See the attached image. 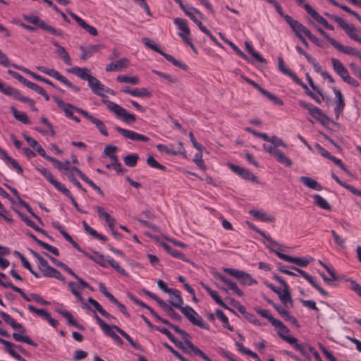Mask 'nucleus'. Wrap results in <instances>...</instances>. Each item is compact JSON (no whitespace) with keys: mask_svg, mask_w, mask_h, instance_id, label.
<instances>
[{"mask_svg":"<svg viewBox=\"0 0 361 361\" xmlns=\"http://www.w3.org/2000/svg\"><path fill=\"white\" fill-rule=\"evenodd\" d=\"M49 161L53 163L54 166L60 171H66V172L69 171V161H66L65 163H63L54 157L49 158Z\"/></svg>","mask_w":361,"mask_h":361,"instance_id":"52","label":"nucleus"},{"mask_svg":"<svg viewBox=\"0 0 361 361\" xmlns=\"http://www.w3.org/2000/svg\"><path fill=\"white\" fill-rule=\"evenodd\" d=\"M53 99L56 103L58 107L65 113L66 116L68 118L72 117L74 111L80 114V111H84L83 109L76 107L71 104L64 102L61 99L57 97H53Z\"/></svg>","mask_w":361,"mask_h":361,"instance_id":"14","label":"nucleus"},{"mask_svg":"<svg viewBox=\"0 0 361 361\" xmlns=\"http://www.w3.org/2000/svg\"><path fill=\"white\" fill-rule=\"evenodd\" d=\"M220 36L221 37L222 39L226 42L228 44L230 45V47L233 49V50L238 55L240 56V57H242L243 59H247V55L245 54H244L234 43H233L232 42L228 40V39H226L221 33H219Z\"/></svg>","mask_w":361,"mask_h":361,"instance_id":"61","label":"nucleus"},{"mask_svg":"<svg viewBox=\"0 0 361 361\" xmlns=\"http://www.w3.org/2000/svg\"><path fill=\"white\" fill-rule=\"evenodd\" d=\"M37 170L52 185L54 188L61 192L65 188V185L61 183L57 180H56L52 173L45 168H37Z\"/></svg>","mask_w":361,"mask_h":361,"instance_id":"19","label":"nucleus"},{"mask_svg":"<svg viewBox=\"0 0 361 361\" xmlns=\"http://www.w3.org/2000/svg\"><path fill=\"white\" fill-rule=\"evenodd\" d=\"M88 86L94 94L102 97H106L105 86L97 78L92 76L88 81Z\"/></svg>","mask_w":361,"mask_h":361,"instance_id":"21","label":"nucleus"},{"mask_svg":"<svg viewBox=\"0 0 361 361\" xmlns=\"http://www.w3.org/2000/svg\"><path fill=\"white\" fill-rule=\"evenodd\" d=\"M312 261H313L312 257H293L290 256L288 262L300 267H306Z\"/></svg>","mask_w":361,"mask_h":361,"instance_id":"46","label":"nucleus"},{"mask_svg":"<svg viewBox=\"0 0 361 361\" xmlns=\"http://www.w3.org/2000/svg\"><path fill=\"white\" fill-rule=\"evenodd\" d=\"M276 153L277 154L275 155L274 157L279 162L286 166H291V165L293 164L291 159L286 157L282 151L279 150Z\"/></svg>","mask_w":361,"mask_h":361,"instance_id":"55","label":"nucleus"},{"mask_svg":"<svg viewBox=\"0 0 361 361\" xmlns=\"http://www.w3.org/2000/svg\"><path fill=\"white\" fill-rule=\"evenodd\" d=\"M53 45L56 48V52L61 59L66 65H71V59L69 54L66 51L64 47H61L57 42H52Z\"/></svg>","mask_w":361,"mask_h":361,"instance_id":"37","label":"nucleus"},{"mask_svg":"<svg viewBox=\"0 0 361 361\" xmlns=\"http://www.w3.org/2000/svg\"><path fill=\"white\" fill-rule=\"evenodd\" d=\"M139 157L137 154H130L126 156L123 159L124 163L129 167H135L137 164Z\"/></svg>","mask_w":361,"mask_h":361,"instance_id":"56","label":"nucleus"},{"mask_svg":"<svg viewBox=\"0 0 361 361\" xmlns=\"http://www.w3.org/2000/svg\"><path fill=\"white\" fill-rule=\"evenodd\" d=\"M214 274L216 279H219L221 281L225 283L228 286V288L233 290L238 296H242L243 295V292L240 288H238L237 284L231 280L228 279L221 272H214Z\"/></svg>","mask_w":361,"mask_h":361,"instance_id":"25","label":"nucleus"},{"mask_svg":"<svg viewBox=\"0 0 361 361\" xmlns=\"http://www.w3.org/2000/svg\"><path fill=\"white\" fill-rule=\"evenodd\" d=\"M158 287L162 290L164 293H169L171 296V299L176 300L181 295V293L176 289L169 288L167 284L162 280L159 279L157 281Z\"/></svg>","mask_w":361,"mask_h":361,"instance_id":"32","label":"nucleus"},{"mask_svg":"<svg viewBox=\"0 0 361 361\" xmlns=\"http://www.w3.org/2000/svg\"><path fill=\"white\" fill-rule=\"evenodd\" d=\"M331 20L337 23L350 39L361 44V37L355 32L356 27L353 25L348 24L341 17H331Z\"/></svg>","mask_w":361,"mask_h":361,"instance_id":"8","label":"nucleus"},{"mask_svg":"<svg viewBox=\"0 0 361 361\" xmlns=\"http://www.w3.org/2000/svg\"><path fill=\"white\" fill-rule=\"evenodd\" d=\"M304 9L310 16H312L314 20L322 25L325 28L329 30H334V26L329 24L327 20L322 16H320L314 9H313L310 5L304 4Z\"/></svg>","mask_w":361,"mask_h":361,"instance_id":"16","label":"nucleus"},{"mask_svg":"<svg viewBox=\"0 0 361 361\" xmlns=\"http://www.w3.org/2000/svg\"><path fill=\"white\" fill-rule=\"evenodd\" d=\"M284 19L298 38L302 37L303 35L307 36V32L310 31L302 23L293 19L290 16H284Z\"/></svg>","mask_w":361,"mask_h":361,"instance_id":"12","label":"nucleus"},{"mask_svg":"<svg viewBox=\"0 0 361 361\" xmlns=\"http://www.w3.org/2000/svg\"><path fill=\"white\" fill-rule=\"evenodd\" d=\"M180 335L184 341L185 345L188 346V348L190 350L191 352H192L195 355L200 356L206 361H212L203 351H202L189 340L190 336L188 333L183 330Z\"/></svg>","mask_w":361,"mask_h":361,"instance_id":"13","label":"nucleus"},{"mask_svg":"<svg viewBox=\"0 0 361 361\" xmlns=\"http://www.w3.org/2000/svg\"><path fill=\"white\" fill-rule=\"evenodd\" d=\"M230 275L235 277L241 284L251 286L257 283V281L253 279L247 272H228Z\"/></svg>","mask_w":361,"mask_h":361,"instance_id":"24","label":"nucleus"},{"mask_svg":"<svg viewBox=\"0 0 361 361\" xmlns=\"http://www.w3.org/2000/svg\"><path fill=\"white\" fill-rule=\"evenodd\" d=\"M23 17L27 22L37 25L43 30L47 31L56 36H62V32L61 30H56L51 25H47L44 20L36 16L24 14Z\"/></svg>","mask_w":361,"mask_h":361,"instance_id":"6","label":"nucleus"},{"mask_svg":"<svg viewBox=\"0 0 361 361\" xmlns=\"http://www.w3.org/2000/svg\"><path fill=\"white\" fill-rule=\"evenodd\" d=\"M94 318L98 324L100 326L102 331L109 337H111L116 343L119 345H123V340L112 330L113 325L110 326L104 322L94 312Z\"/></svg>","mask_w":361,"mask_h":361,"instance_id":"10","label":"nucleus"},{"mask_svg":"<svg viewBox=\"0 0 361 361\" xmlns=\"http://www.w3.org/2000/svg\"><path fill=\"white\" fill-rule=\"evenodd\" d=\"M0 343L4 345V350L8 353L13 358L16 359L18 361H26L21 355L16 352L14 350V346L16 344L6 341L0 337Z\"/></svg>","mask_w":361,"mask_h":361,"instance_id":"27","label":"nucleus"},{"mask_svg":"<svg viewBox=\"0 0 361 361\" xmlns=\"http://www.w3.org/2000/svg\"><path fill=\"white\" fill-rule=\"evenodd\" d=\"M116 80L121 83H128L132 85H137L139 82V79L137 76H128V75H118L116 78Z\"/></svg>","mask_w":361,"mask_h":361,"instance_id":"49","label":"nucleus"},{"mask_svg":"<svg viewBox=\"0 0 361 361\" xmlns=\"http://www.w3.org/2000/svg\"><path fill=\"white\" fill-rule=\"evenodd\" d=\"M147 164L152 168L158 169L162 171H166V167L164 165L159 164L157 161L155 160V159L149 156L147 158Z\"/></svg>","mask_w":361,"mask_h":361,"instance_id":"60","label":"nucleus"},{"mask_svg":"<svg viewBox=\"0 0 361 361\" xmlns=\"http://www.w3.org/2000/svg\"><path fill=\"white\" fill-rule=\"evenodd\" d=\"M61 192L65 195L67 197H68L73 205L74 206V207L79 212H81V213H86L85 212H84L83 210H82L78 204L76 202L75 198L73 197V196L72 195L71 192L69 191L68 189H67L66 188H65Z\"/></svg>","mask_w":361,"mask_h":361,"instance_id":"62","label":"nucleus"},{"mask_svg":"<svg viewBox=\"0 0 361 361\" xmlns=\"http://www.w3.org/2000/svg\"><path fill=\"white\" fill-rule=\"evenodd\" d=\"M10 109L11 112L13 113L14 118L17 121L23 123V124L30 123V121L25 112L18 111L17 109L13 106H11Z\"/></svg>","mask_w":361,"mask_h":361,"instance_id":"41","label":"nucleus"},{"mask_svg":"<svg viewBox=\"0 0 361 361\" xmlns=\"http://www.w3.org/2000/svg\"><path fill=\"white\" fill-rule=\"evenodd\" d=\"M314 204L317 207L325 209V210H331V206L328 203V202L320 195L315 194L313 196Z\"/></svg>","mask_w":361,"mask_h":361,"instance_id":"45","label":"nucleus"},{"mask_svg":"<svg viewBox=\"0 0 361 361\" xmlns=\"http://www.w3.org/2000/svg\"><path fill=\"white\" fill-rule=\"evenodd\" d=\"M247 225L253 231H255V232H257V233H259V235H261L263 238H264L268 242H269L273 246H276V247H280L281 245L277 243L276 242L275 240H273V238L269 235H267L266 234L265 232L262 231V230H260L259 228H257V226H255L254 224H252V223L247 221Z\"/></svg>","mask_w":361,"mask_h":361,"instance_id":"42","label":"nucleus"},{"mask_svg":"<svg viewBox=\"0 0 361 361\" xmlns=\"http://www.w3.org/2000/svg\"><path fill=\"white\" fill-rule=\"evenodd\" d=\"M99 45H91L87 47L80 46V49L82 51L80 59L86 60L91 57L94 53L99 51Z\"/></svg>","mask_w":361,"mask_h":361,"instance_id":"38","label":"nucleus"},{"mask_svg":"<svg viewBox=\"0 0 361 361\" xmlns=\"http://www.w3.org/2000/svg\"><path fill=\"white\" fill-rule=\"evenodd\" d=\"M246 81L252 85L255 88H256L259 92H261L264 96L267 97L269 99L274 102L276 104L282 106L283 104V101L277 97L275 94L268 92L265 89L262 88L259 84L256 83L253 80L247 78Z\"/></svg>","mask_w":361,"mask_h":361,"instance_id":"17","label":"nucleus"},{"mask_svg":"<svg viewBox=\"0 0 361 361\" xmlns=\"http://www.w3.org/2000/svg\"><path fill=\"white\" fill-rule=\"evenodd\" d=\"M334 92L336 98V105L334 107V112L336 116V118H338L340 114L343 111L345 107V101L343 96L341 92L337 88H334Z\"/></svg>","mask_w":361,"mask_h":361,"instance_id":"30","label":"nucleus"},{"mask_svg":"<svg viewBox=\"0 0 361 361\" xmlns=\"http://www.w3.org/2000/svg\"><path fill=\"white\" fill-rule=\"evenodd\" d=\"M250 214L255 219L264 222H273L275 218L272 216L267 215L265 212L259 210H250Z\"/></svg>","mask_w":361,"mask_h":361,"instance_id":"40","label":"nucleus"},{"mask_svg":"<svg viewBox=\"0 0 361 361\" xmlns=\"http://www.w3.org/2000/svg\"><path fill=\"white\" fill-rule=\"evenodd\" d=\"M227 165L231 170H232L235 173H236L243 179L250 180L255 183H259L258 178L248 169L240 167L238 165H235L230 162H228Z\"/></svg>","mask_w":361,"mask_h":361,"instance_id":"9","label":"nucleus"},{"mask_svg":"<svg viewBox=\"0 0 361 361\" xmlns=\"http://www.w3.org/2000/svg\"><path fill=\"white\" fill-rule=\"evenodd\" d=\"M323 280L327 285H336V283L341 280V277L336 272H319Z\"/></svg>","mask_w":361,"mask_h":361,"instance_id":"36","label":"nucleus"},{"mask_svg":"<svg viewBox=\"0 0 361 361\" xmlns=\"http://www.w3.org/2000/svg\"><path fill=\"white\" fill-rule=\"evenodd\" d=\"M15 212L18 214V215L20 217L21 220L27 226L32 228L36 231L39 232V233L45 235L47 238H49V239L52 240V237L49 236L44 230L40 228L38 226H37L35 224V223L33 222L31 219H30L27 215H25V214H23V213L20 212V211L16 210V209H15Z\"/></svg>","mask_w":361,"mask_h":361,"instance_id":"28","label":"nucleus"},{"mask_svg":"<svg viewBox=\"0 0 361 361\" xmlns=\"http://www.w3.org/2000/svg\"><path fill=\"white\" fill-rule=\"evenodd\" d=\"M61 314L67 319L68 324L72 325L79 330H85L83 325L78 323V322L73 318V315L68 312H61Z\"/></svg>","mask_w":361,"mask_h":361,"instance_id":"47","label":"nucleus"},{"mask_svg":"<svg viewBox=\"0 0 361 361\" xmlns=\"http://www.w3.org/2000/svg\"><path fill=\"white\" fill-rule=\"evenodd\" d=\"M113 328L119 334H121L125 339L128 341V342L130 343V345H132L135 349L136 350H140L141 347L140 345L135 343L132 338L123 329H121L120 327H118L116 325H113Z\"/></svg>","mask_w":361,"mask_h":361,"instance_id":"44","label":"nucleus"},{"mask_svg":"<svg viewBox=\"0 0 361 361\" xmlns=\"http://www.w3.org/2000/svg\"><path fill=\"white\" fill-rule=\"evenodd\" d=\"M271 324L277 329L278 335L281 339L286 341L289 344L295 343V338L291 336H287L289 333V329L283 324L280 320L275 319H273Z\"/></svg>","mask_w":361,"mask_h":361,"instance_id":"11","label":"nucleus"},{"mask_svg":"<svg viewBox=\"0 0 361 361\" xmlns=\"http://www.w3.org/2000/svg\"><path fill=\"white\" fill-rule=\"evenodd\" d=\"M178 146H179V148H178V151H175L173 149H169L166 145H163V144H159L157 146V148L158 149L159 151L164 152L167 154H170V155H178V154H180V155L185 156L186 155V151L185 150V149L183 147V142H178Z\"/></svg>","mask_w":361,"mask_h":361,"instance_id":"31","label":"nucleus"},{"mask_svg":"<svg viewBox=\"0 0 361 361\" xmlns=\"http://www.w3.org/2000/svg\"><path fill=\"white\" fill-rule=\"evenodd\" d=\"M235 345H236L238 350L241 353L250 355L251 357L256 359L257 360H259V357L257 353L252 352L251 350H250L248 348H246L245 347H244V345L242 343H240L239 342H236Z\"/></svg>","mask_w":361,"mask_h":361,"instance_id":"54","label":"nucleus"},{"mask_svg":"<svg viewBox=\"0 0 361 361\" xmlns=\"http://www.w3.org/2000/svg\"><path fill=\"white\" fill-rule=\"evenodd\" d=\"M247 51L255 59L256 61L260 63H266V60L257 51H255L252 46L247 42L245 43Z\"/></svg>","mask_w":361,"mask_h":361,"instance_id":"53","label":"nucleus"},{"mask_svg":"<svg viewBox=\"0 0 361 361\" xmlns=\"http://www.w3.org/2000/svg\"><path fill=\"white\" fill-rule=\"evenodd\" d=\"M169 303L175 308L180 310V312L185 315V317L193 325L197 326L198 327L203 329H209V325L203 321L202 318L195 312L193 308L189 305H186L185 307L182 306L184 302L181 295L179 296V298L175 300V301L171 299L169 300Z\"/></svg>","mask_w":361,"mask_h":361,"instance_id":"1","label":"nucleus"},{"mask_svg":"<svg viewBox=\"0 0 361 361\" xmlns=\"http://www.w3.org/2000/svg\"><path fill=\"white\" fill-rule=\"evenodd\" d=\"M331 61L333 69L337 74L345 68L344 65L336 58H331Z\"/></svg>","mask_w":361,"mask_h":361,"instance_id":"64","label":"nucleus"},{"mask_svg":"<svg viewBox=\"0 0 361 361\" xmlns=\"http://www.w3.org/2000/svg\"><path fill=\"white\" fill-rule=\"evenodd\" d=\"M216 315L219 319L225 328L228 329L229 331H233L234 330L233 327L229 324L228 319L225 315L224 312L221 310H216Z\"/></svg>","mask_w":361,"mask_h":361,"instance_id":"50","label":"nucleus"},{"mask_svg":"<svg viewBox=\"0 0 361 361\" xmlns=\"http://www.w3.org/2000/svg\"><path fill=\"white\" fill-rule=\"evenodd\" d=\"M90 258L97 262V264H100L102 267L106 268V259L104 258V257L102 255H99L98 253L95 252L94 255L90 256Z\"/></svg>","mask_w":361,"mask_h":361,"instance_id":"63","label":"nucleus"},{"mask_svg":"<svg viewBox=\"0 0 361 361\" xmlns=\"http://www.w3.org/2000/svg\"><path fill=\"white\" fill-rule=\"evenodd\" d=\"M108 109L115 114L117 118L122 119L123 121L127 123H132L135 121L136 118L135 115L128 113L124 108L118 104L109 100L104 101Z\"/></svg>","mask_w":361,"mask_h":361,"instance_id":"3","label":"nucleus"},{"mask_svg":"<svg viewBox=\"0 0 361 361\" xmlns=\"http://www.w3.org/2000/svg\"><path fill=\"white\" fill-rule=\"evenodd\" d=\"M67 13L76 21V23L84 30L89 32L90 35L92 36H97L98 35V32L95 27L92 25L87 24L84 20L80 18L78 16L75 14L70 10L67 11Z\"/></svg>","mask_w":361,"mask_h":361,"instance_id":"22","label":"nucleus"},{"mask_svg":"<svg viewBox=\"0 0 361 361\" xmlns=\"http://www.w3.org/2000/svg\"><path fill=\"white\" fill-rule=\"evenodd\" d=\"M128 66V59L122 58L116 61H112L105 67L106 72H119L123 68H126Z\"/></svg>","mask_w":361,"mask_h":361,"instance_id":"23","label":"nucleus"},{"mask_svg":"<svg viewBox=\"0 0 361 361\" xmlns=\"http://www.w3.org/2000/svg\"><path fill=\"white\" fill-rule=\"evenodd\" d=\"M290 345H293L295 350L299 351L305 357L307 358L310 360L311 357L310 355V353H312L314 355V352H317V350L308 343H298V339L295 338V343H290Z\"/></svg>","mask_w":361,"mask_h":361,"instance_id":"18","label":"nucleus"},{"mask_svg":"<svg viewBox=\"0 0 361 361\" xmlns=\"http://www.w3.org/2000/svg\"><path fill=\"white\" fill-rule=\"evenodd\" d=\"M279 297L281 302L286 306L287 303L289 302L293 307V301L291 298L290 293L289 291V287L286 286L285 288L283 289V292L281 290L279 291V293L277 294Z\"/></svg>","mask_w":361,"mask_h":361,"instance_id":"43","label":"nucleus"},{"mask_svg":"<svg viewBox=\"0 0 361 361\" xmlns=\"http://www.w3.org/2000/svg\"><path fill=\"white\" fill-rule=\"evenodd\" d=\"M142 292L146 295L154 300L172 319L177 322H181L182 317L173 309V306L171 305H169L161 298L157 296L154 293L150 292L147 289H142Z\"/></svg>","mask_w":361,"mask_h":361,"instance_id":"4","label":"nucleus"},{"mask_svg":"<svg viewBox=\"0 0 361 361\" xmlns=\"http://www.w3.org/2000/svg\"><path fill=\"white\" fill-rule=\"evenodd\" d=\"M68 72L79 77L82 80H86L87 82L92 77L90 74V71L87 68L75 66L68 69Z\"/></svg>","mask_w":361,"mask_h":361,"instance_id":"29","label":"nucleus"},{"mask_svg":"<svg viewBox=\"0 0 361 361\" xmlns=\"http://www.w3.org/2000/svg\"><path fill=\"white\" fill-rule=\"evenodd\" d=\"M3 94L11 96L13 97L15 99L20 101L24 103H28L30 109L34 111H37L38 109L35 105V101L32 99L24 97L19 90L16 88L11 86H6V87L3 90Z\"/></svg>","mask_w":361,"mask_h":361,"instance_id":"7","label":"nucleus"},{"mask_svg":"<svg viewBox=\"0 0 361 361\" xmlns=\"http://www.w3.org/2000/svg\"><path fill=\"white\" fill-rule=\"evenodd\" d=\"M115 130L122 135L124 137L135 141L148 142L149 138L144 135L139 134L135 131L122 128L119 126H116Z\"/></svg>","mask_w":361,"mask_h":361,"instance_id":"15","label":"nucleus"},{"mask_svg":"<svg viewBox=\"0 0 361 361\" xmlns=\"http://www.w3.org/2000/svg\"><path fill=\"white\" fill-rule=\"evenodd\" d=\"M202 288L209 294L212 298L223 308H228V305L223 301L217 292L213 290L209 286L203 282L200 283Z\"/></svg>","mask_w":361,"mask_h":361,"instance_id":"33","label":"nucleus"},{"mask_svg":"<svg viewBox=\"0 0 361 361\" xmlns=\"http://www.w3.org/2000/svg\"><path fill=\"white\" fill-rule=\"evenodd\" d=\"M334 47L341 53L349 56H356L361 61V51L357 50L356 48H353L350 46H344L338 42Z\"/></svg>","mask_w":361,"mask_h":361,"instance_id":"26","label":"nucleus"},{"mask_svg":"<svg viewBox=\"0 0 361 361\" xmlns=\"http://www.w3.org/2000/svg\"><path fill=\"white\" fill-rule=\"evenodd\" d=\"M81 115L95 125L98 130L104 136H108L109 133L104 123L99 119L94 118L86 111H80Z\"/></svg>","mask_w":361,"mask_h":361,"instance_id":"20","label":"nucleus"},{"mask_svg":"<svg viewBox=\"0 0 361 361\" xmlns=\"http://www.w3.org/2000/svg\"><path fill=\"white\" fill-rule=\"evenodd\" d=\"M97 209L99 217L106 222L109 229H113L116 222L115 219L111 217L109 213L106 212L102 207L98 206L97 207Z\"/></svg>","mask_w":361,"mask_h":361,"instance_id":"34","label":"nucleus"},{"mask_svg":"<svg viewBox=\"0 0 361 361\" xmlns=\"http://www.w3.org/2000/svg\"><path fill=\"white\" fill-rule=\"evenodd\" d=\"M167 61L172 63L175 66L179 67L183 70H186L188 68V66L185 63H182L180 61L176 59L173 56L164 53L163 56Z\"/></svg>","mask_w":361,"mask_h":361,"instance_id":"59","label":"nucleus"},{"mask_svg":"<svg viewBox=\"0 0 361 361\" xmlns=\"http://www.w3.org/2000/svg\"><path fill=\"white\" fill-rule=\"evenodd\" d=\"M192 12L198 14L202 18H203V14L197 8L192 6H189L184 11L185 15L188 16L200 29L204 25L195 17Z\"/></svg>","mask_w":361,"mask_h":361,"instance_id":"35","label":"nucleus"},{"mask_svg":"<svg viewBox=\"0 0 361 361\" xmlns=\"http://www.w3.org/2000/svg\"><path fill=\"white\" fill-rule=\"evenodd\" d=\"M36 68L39 71H40L43 73H45V74L48 75L49 76L52 77V78L56 79L57 80L60 81L61 82H62L63 84L66 85L67 87L71 88L73 91H75L76 92L80 91V87L73 85L65 76L61 75L59 71H57L54 69H52V68H47L45 66H36Z\"/></svg>","mask_w":361,"mask_h":361,"instance_id":"5","label":"nucleus"},{"mask_svg":"<svg viewBox=\"0 0 361 361\" xmlns=\"http://www.w3.org/2000/svg\"><path fill=\"white\" fill-rule=\"evenodd\" d=\"M300 181L311 189L317 191H321L323 189L322 186L319 183H318L317 180L310 177L301 176L300 178Z\"/></svg>","mask_w":361,"mask_h":361,"instance_id":"39","label":"nucleus"},{"mask_svg":"<svg viewBox=\"0 0 361 361\" xmlns=\"http://www.w3.org/2000/svg\"><path fill=\"white\" fill-rule=\"evenodd\" d=\"M0 316L6 323L9 324L13 329L20 332L12 334V337L16 341L23 342L33 347L37 346V343L34 342L28 336L23 335L26 330L21 324L16 322L9 314L3 311H0Z\"/></svg>","mask_w":361,"mask_h":361,"instance_id":"2","label":"nucleus"},{"mask_svg":"<svg viewBox=\"0 0 361 361\" xmlns=\"http://www.w3.org/2000/svg\"><path fill=\"white\" fill-rule=\"evenodd\" d=\"M87 301L89 303H90L94 308L97 311H98L104 317H109V313H108L105 310H104V308L102 307V306L97 301L95 300L94 298H92V297H89L87 298Z\"/></svg>","mask_w":361,"mask_h":361,"instance_id":"51","label":"nucleus"},{"mask_svg":"<svg viewBox=\"0 0 361 361\" xmlns=\"http://www.w3.org/2000/svg\"><path fill=\"white\" fill-rule=\"evenodd\" d=\"M174 23L185 35H190V29L188 26L187 21L185 19L177 18L174 20Z\"/></svg>","mask_w":361,"mask_h":361,"instance_id":"57","label":"nucleus"},{"mask_svg":"<svg viewBox=\"0 0 361 361\" xmlns=\"http://www.w3.org/2000/svg\"><path fill=\"white\" fill-rule=\"evenodd\" d=\"M131 95L134 97H149L152 96V92L147 88H134L132 90Z\"/></svg>","mask_w":361,"mask_h":361,"instance_id":"58","label":"nucleus"},{"mask_svg":"<svg viewBox=\"0 0 361 361\" xmlns=\"http://www.w3.org/2000/svg\"><path fill=\"white\" fill-rule=\"evenodd\" d=\"M68 287L72 293L78 299L79 301L82 302L83 298L81 295L82 288L76 283L69 282Z\"/></svg>","mask_w":361,"mask_h":361,"instance_id":"48","label":"nucleus"}]
</instances>
